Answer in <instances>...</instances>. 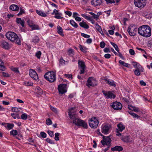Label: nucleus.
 <instances>
[{
    "mask_svg": "<svg viewBox=\"0 0 152 152\" xmlns=\"http://www.w3.org/2000/svg\"><path fill=\"white\" fill-rule=\"evenodd\" d=\"M138 31L140 35L145 37H148L151 34V28L148 25H143L140 27Z\"/></svg>",
    "mask_w": 152,
    "mask_h": 152,
    "instance_id": "nucleus-1",
    "label": "nucleus"
},
{
    "mask_svg": "<svg viewBox=\"0 0 152 152\" xmlns=\"http://www.w3.org/2000/svg\"><path fill=\"white\" fill-rule=\"evenodd\" d=\"M7 38L10 41L15 42L19 45L21 44V42L20 38L14 32L9 31L6 34Z\"/></svg>",
    "mask_w": 152,
    "mask_h": 152,
    "instance_id": "nucleus-2",
    "label": "nucleus"
},
{
    "mask_svg": "<svg viewBox=\"0 0 152 152\" xmlns=\"http://www.w3.org/2000/svg\"><path fill=\"white\" fill-rule=\"evenodd\" d=\"M45 79L52 83L55 81L56 79V75L53 71L49 72L46 73L44 76Z\"/></svg>",
    "mask_w": 152,
    "mask_h": 152,
    "instance_id": "nucleus-3",
    "label": "nucleus"
},
{
    "mask_svg": "<svg viewBox=\"0 0 152 152\" xmlns=\"http://www.w3.org/2000/svg\"><path fill=\"white\" fill-rule=\"evenodd\" d=\"M88 123L90 126L92 128L95 129L98 126L99 122L97 118L95 117H92L88 120Z\"/></svg>",
    "mask_w": 152,
    "mask_h": 152,
    "instance_id": "nucleus-4",
    "label": "nucleus"
},
{
    "mask_svg": "<svg viewBox=\"0 0 152 152\" xmlns=\"http://www.w3.org/2000/svg\"><path fill=\"white\" fill-rule=\"evenodd\" d=\"M73 123L77 126H82L85 129H86L88 128L87 123L84 121L79 118L74 120L73 121Z\"/></svg>",
    "mask_w": 152,
    "mask_h": 152,
    "instance_id": "nucleus-5",
    "label": "nucleus"
},
{
    "mask_svg": "<svg viewBox=\"0 0 152 152\" xmlns=\"http://www.w3.org/2000/svg\"><path fill=\"white\" fill-rule=\"evenodd\" d=\"M97 84V80L93 77H89L86 83V86L88 88H90V87H94Z\"/></svg>",
    "mask_w": 152,
    "mask_h": 152,
    "instance_id": "nucleus-6",
    "label": "nucleus"
},
{
    "mask_svg": "<svg viewBox=\"0 0 152 152\" xmlns=\"http://www.w3.org/2000/svg\"><path fill=\"white\" fill-rule=\"evenodd\" d=\"M134 2L136 7L142 9L146 5V0H134Z\"/></svg>",
    "mask_w": 152,
    "mask_h": 152,
    "instance_id": "nucleus-7",
    "label": "nucleus"
},
{
    "mask_svg": "<svg viewBox=\"0 0 152 152\" xmlns=\"http://www.w3.org/2000/svg\"><path fill=\"white\" fill-rule=\"evenodd\" d=\"M58 89L60 94H63L67 91V85L60 84L58 86Z\"/></svg>",
    "mask_w": 152,
    "mask_h": 152,
    "instance_id": "nucleus-8",
    "label": "nucleus"
},
{
    "mask_svg": "<svg viewBox=\"0 0 152 152\" xmlns=\"http://www.w3.org/2000/svg\"><path fill=\"white\" fill-rule=\"evenodd\" d=\"M102 92L107 99H114L115 97V95L114 94L113 91H107L103 90Z\"/></svg>",
    "mask_w": 152,
    "mask_h": 152,
    "instance_id": "nucleus-9",
    "label": "nucleus"
},
{
    "mask_svg": "<svg viewBox=\"0 0 152 152\" xmlns=\"http://www.w3.org/2000/svg\"><path fill=\"white\" fill-rule=\"evenodd\" d=\"M137 29L134 25H131L128 28L127 31L130 35L132 36L135 35Z\"/></svg>",
    "mask_w": 152,
    "mask_h": 152,
    "instance_id": "nucleus-10",
    "label": "nucleus"
},
{
    "mask_svg": "<svg viewBox=\"0 0 152 152\" xmlns=\"http://www.w3.org/2000/svg\"><path fill=\"white\" fill-rule=\"evenodd\" d=\"M110 126L109 124H105L101 127V132L105 134H108L110 132Z\"/></svg>",
    "mask_w": 152,
    "mask_h": 152,
    "instance_id": "nucleus-11",
    "label": "nucleus"
},
{
    "mask_svg": "<svg viewBox=\"0 0 152 152\" xmlns=\"http://www.w3.org/2000/svg\"><path fill=\"white\" fill-rule=\"evenodd\" d=\"M79 67L80 69V73L83 74L86 69V66L85 63L82 61H79L78 62Z\"/></svg>",
    "mask_w": 152,
    "mask_h": 152,
    "instance_id": "nucleus-12",
    "label": "nucleus"
},
{
    "mask_svg": "<svg viewBox=\"0 0 152 152\" xmlns=\"http://www.w3.org/2000/svg\"><path fill=\"white\" fill-rule=\"evenodd\" d=\"M29 75L34 80H37L38 79L37 74L36 72L33 69H29Z\"/></svg>",
    "mask_w": 152,
    "mask_h": 152,
    "instance_id": "nucleus-13",
    "label": "nucleus"
},
{
    "mask_svg": "<svg viewBox=\"0 0 152 152\" xmlns=\"http://www.w3.org/2000/svg\"><path fill=\"white\" fill-rule=\"evenodd\" d=\"M112 107L114 109L116 110H119L121 109L122 106L121 104L117 102H115L113 103Z\"/></svg>",
    "mask_w": 152,
    "mask_h": 152,
    "instance_id": "nucleus-14",
    "label": "nucleus"
},
{
    "mask_svg": "<svg viewBox=\"0 0 152 152\" xmlns=\"http://www.w3.org/2000/svg\"><path fill=\"white\" fill-rule=\"evenodd\" d=\"M111 141L110 138L108 137H107L105 138L103 137V140H102L101 142L103 145H107L109 146L110 145Z\"/></svg>",
    "mask_w": 152,
    "mask_h": 152,
    "instance_id": "nucleus-15",
    "label": "nucleus"
},
{
    "mask_svg": "<svg viewBox=\"0 0 152 152\" xmlns=\"http://www.w3.org/2000/svg\"><path fill=\"white\" fill-rule=\"evenodd\" d=\"M135 63V65L134 66L136 67L137 69L134 71V73L135 75L139 76L140 74V71L139 69L141 67V66L139 64L137 63Z\"/></svg>",
    "mask_w": 152,
    "mask_h": 152,
    "instance_id": "nucleus-16",
    "label": "nucleus"
},
{
    "mask_svg": "<svg viewBox=\"0 0 152 152\" xmlns=\"http://www.w3.org/2000/svg\"><path fill=\"white\" fill-rule=\"evenodd\" d=\"M102 3V0H92L91 4L95 6H100Z\"/></svg>",
    "mask_w": 152,
    "mask_h": 152,
    "instance_id": "nucleus-17",
    "label": "nucleus"
},
{
    "mask_svg": "<svg viewBox=\"0 0 152 152\" xmlns=\"http://www.w3.org/2000/svg\"><path fill=\"white\" fill-rule=\"evenodd\" d=\"M69 117L72 120H73V121L76 119H78V118H76V115L75 114L71 111H69L68 112Z\"/></svg>",
    "mask_w": 152,
    "mask_h": 152,
    "instance_id": "nucleus-18",
    "label": "nucleus"
},
{
    "mask_svg": "<svg viewBox=\"0 0 152 152\" xmlns=\"http://www.w3.org/2000/svg\"><path fill=\"white\" fill-rule=\"evenodd\" d=\"M117 128L116 130L118 131H119L120 132H122L125 128V126L122 123H120L117 125Z\"/></svg>",
    "mask_w": 152,
    "mask_h": 152,
    "instance_id": "nucleus-19",
    "label": "nucleus"
},
{
    "mask_svg": "<svg viewBox=\"0 0 152 152\" xmlns=\"http://www.w3.org/2000/svg\"><path fill=\"white\" fill-rule=\"evenodd\" d=\"M105 82L110 86H116L114 81L113 80H110L106 78L104 79Z\"/></svg>",
    "mask_w": 152,
    "mask_h": 152,
    "instance_id": "nucleus-20",
    "label": "nucleus"
},
{
    "mask_svg": "<svg viewBox=\"0 0 152 152\" xmlns=\"http://www.w3.org/2000/svg\"><path fill=\"white\" fill-rule=\"evenodd\" d=\"M79 25L81 27L85 29H88L89 28V26L83 20L82 22L80 23Z\"/></svg>",
    "mask_w": 152,
    "mask_h": 152,
    "instance_id": "nucleus-21",
    "label": "nucleus"
},
{
    "mask_svg": "<svg viewBox=\"0 0 152 152\" xmlns=\"http://www.w3.org/2000/svg\"><path fill=\"white\" fill-rule=\"evenodd\" d=\"M112 151H122L123 150V148L121 146H116L111 148Z\"/></svg>",
    "mask_w": 152,
    "mask_h": 152,
    "instance_id": "nucleus-22",
    "label": "nucleus"
},
{
    "mask_svg": "<svg viewBox=\"0 0 152 152\" xmlns=\"http://www.w3.org/2000/svg\"><path fill=\"white\" fill-rule=\"evenodd\" d=\"M17 23L20 24L23 27H24V22L23 19L20 18H17L16 20Z\"/></svg>",
    "mask_w": 152,
    "mask_h": 152,
    "instance_id": "nucleus-23",
    "label": "nucleus"
},
{
    "mask_svg": "<svg viewBox=\"0 0 152 152\" xmlns=\"http://www.w3.org/2000/svg\"><path fill=\"white\" fill-rule=\"evenodd\" d=\"M57 28L58 33L61 36H64L62 28L58 25L57 26Z\"/></svg>",
    "mask_w": 152,
    "mask_h": 152,
    "instance_id": "nucleus-24",
    "label": "nucleus"
},
{
    "mask_svg": "<svg viewBox=\"0 0 152 152\" xmlns=\"http://www.w3.org/2000/svg\"><path fill=\"white\" fill-rule=\"evenodd\" d=\"M10 8L12 11H16L19 10V7L16 5L12 4L10 6Z\"/></svg>",
    "mask_w": 152,
    "mask_h": 152,
    "instance_id": "nucleus-25",
    "label": "nucleus"
},
{
    "mask_svg": "<svg viewBox=\"0 0 152 152\" xmlns=\"http://www.w3.org/2000/svg\"><path fill=\"white\" fill-rule=\"evenodd\" d=\"M36 13L42 17H45L47 16V14L44 12L41 11L36 10Z\"/></svg>",
    "mask_w": 152,
    "mask_h": 152,
    "instance_id": "nucleus-26",
    "label": "nucleus"
},
{
    "mask_svg": "<svg viewBox=\"0 0 152 152\" xmlns=\"http://www.w3.org/2000/svg\"><path fill=\"white\" fill-rule=\"evenodd\" d=\"M1 46L2 48L5 49L9 48V45L8 43L5 41H3L1 43Z\"/></svg>",
    "mask_w": 152,
    "mask_h": 152,
    "instance_id": "nucleus-27",
    "label": "nucleus"
},
{
    "mask_svg": "<svg viewBox=\"0 0 152 152\" xmlns=\"http://www.w3.org/2000/svg\"><path fill=\"white\" fill-rule=\"evenodd\" d=\"M96 28L97 30L99 31L102 36H104V34L101 28L98 24L96 25Z\"/></svg>",
    "mask_w": 152,
    "mask_h": 152,
    "instance_id": "nucleus-28",
    "label": "nucleus"
},
{
    "mask_svg": "<svg viewBox=\"0 0 152 152\" xmlns=\"http://www.w3.org/2000/svg\"><path fill=\"white\" fill-rule=\"evenodd\" d=\"M119 63L121 65L127 67H129L130 65L129 64L126 63L124 61L121 60L119 61Z\"/></svg>",
    "mask_w": 152,
    "mask_h": 152,
    "instance_id": "nucleus-29",
    "label": "nucleus"
},
{
    "mask_svg": "<svg viewBox=\"0 0 152 152\" xmlns=\"http://www.w3.org/2000/svg\"><path fill=\"white\" fill-rule=\"evenodd\" d=\"M6 68L4 65V63L2 60H0V70L4 71L5 70Z\"/></svg>",
    "mask_w": 152,
    "mask_h": 152,
    "instance_id": "nucleus-30",
    "label": "nucleus"
},
{
    "mask_svg": "<svg viewBox=\"0 0 152 152\" xmlns=\"http://www.w3.org/2000/svg\"><path fill=\"white\" fill-rule=\"evenodd\" d=\"M7 126H5L6 127V129L8 130H9L10 129H12L14 126V124H12L8 123H7Z\"/></svg>",
    "mask_w": 152,
    "mask_h": 152,
    "instance_id": "nucleus-31",
    "label": "nucleus"
},
{
    "mask_svg": "<svg viewBox=\"0 0 152 152\" xmlns=\"http://www.w3.org/2000/svg\"><path fill=\"white\" fill-rule=\"evenodd\" d=\"M70 23L73 27L75 28H77L78 25L77 23L73 20H70Z\"/></svg>",
    "mask_w": 152,
    "mask_h": 152,
    "instance_id": "nucleus-32",
    "label": "nucleus"
},
{
    "mask_svg": "<svg viewBox=\"0 0 152 152\" xmlns=\"http://www.w3.org/2000/svg\"><path fill=\"white\" fill-rule=\"evenodd\" d=\"M36 93L39 95H41L43 94V91L40 88L37 87L35 89Z\"/></svg>",
    "mask_w": 152,
    "mask_h": 152,
    "instance_id": "nucleus-33",
    "label": "nucleus"
},
{
    "mask_svg": "<svg viewBox=\"0 0 152 152\" xmlns=\"http://www.w3.org/2000/svg\"><path fill=\"white\" fill-rule=\"evenodd\" d=\"M12 111L13 112H15V113L17 114V113L20 112V111L21 110V109L20 108L17 107H12Z\"/></svg>",
    "mask_w": 152,
    "mask_h": 152,
    "instance_id": "nucleus-34",
    "label": "nucleus"
},
{
    "mask_svg": "<svg viewBox=\"0 0 152 152\" xmlns=\"http://www.w3.org/2000/svg\"><path fill=\"white\" fill-rule=\"evenodd\" d=\"M39 39L38 36H36L34 37L32 39V42L34 43H37L39 41Z\"/></svg>",
    "mask_w": 152,
    "mask_h": 152,
    "instance_id": "nucleus-35",
    "label": "nucleus"
},
{
    "mask_svg": "<svg viewBox=\"0 0 152 152\" xmlns=\"http://www.w3.org/2000/svg\"><path fill=\"white\" fill-rule=\"evenodd\" d=\"M130 140L129 136H126L122 138V140L124 142H128Z\"/></svg>",
    "mask_w": 152,
    "mask_h": 152,
    "instance_id": "nucleus-36",
    "label": "nucleus"
},
{
    "mask_svg": "<svg viewBox=\"0 0 152 152\" xmlns=\"http://www.w3.org/2000/svg\"><path fill=\"white\" fill-rule=\"evenodd\" d=\"M32 30H39V26L36 24H34L30 27Z\"/></svg>",
    "mask_w": 152,
    "mask_h": 152,
    "instance_id": "nucleus-37",
    "label": "nucleus"
},
{
    "mask_svg": "<svg viewBox=\"0 0 152 152\" xmlns=\"http://www.w3.org/2000/svg\"><path fill=\"white\" fill-rule=\"evenodd\" d=\"M89 14L92 15V18L94 19H96V20H97L99 18L98 17V15H96L94 13L91 12H89Z\"/></svg>",
    "mask_w": 152,
    "mask_h": 152,
    "instance_id": "nucleus-38",
    "label": "nucleus"
},
{
    "mask_svg": "<svg viewBox=\"0 0 152 152\" xmlns=\"http://www.w3.org/2000/svg\"><path fill=\"white\" fill-rule=\"evenodd\" d=\"M111 44V45L114 47L115 50L118 52H119V48L118 46V45L116 44H115L113 42H110Z\"/></svg>",
    "mask_w": 152,
    "mask_h": 152,
    "instance_id": "nucleus-39",
    "label": "nucleus"
},
{
    "mask_svg": "<svg viewBox=\"0 0 152 152\" xmlns=\"http://www.w3.org/2000/svg\"><path fill=\"white\" fill-rule=\"evenodd\" d=\"M65 62H66V61H65V60H64L63 58L61 57V58L59 60V65L61 66L62 65H64L65 64Z\"/></svg>",
    "mask_w": 152,
    "mask_h": 152,
    "instance_id": "nucleus-40",
    "label": "nucleus"
},
{
    "mask_svg": "<svg viewBox=\"0 0 152 152\" xmlns=\"http://www.w3.org/2000/svg\"><path fill=\"white\" fill-rule=\"evenodd\" d=\"M10 133L11 134L14 136L17 134L18 132L17 130L13 129L10 131Z\"/></svg>",
    "mask_w": 152,
    "mask_h": 152,
    "instance_id": "nucleus-41",
    "label": "nucleus"
},
{
    "mask_svg": "<svg viewBox=\"0 0 152 152\" xmlns=\"http://www.w3.org/2000/svg\"><path fill=\"white\" fill-rule=\"evenodd\" d=\"M27 23L30 27L34 24L33 21L29 19L27 21Z\"/></svg>",
    "mask_w": 152,
    "mask_h": 152,
    "instance_id": "nucleus-42",
    "label": "nucleus"
},
{
    "mask_svg": "<svg viewBox=\"0 0 152 152\" xmlns=\"http://www.w3.org/2000/svg\"><path fill=\"white\" fill-rule=\"evenodd\" d=\"M25 13V12L24 10L23 9H22L21 8H20V11L17 14V15L19 16Z\"/></svg>",
    "mask_w": 152,
    "mask_h": 152,
    "instance_id": "nucleus-43",
    "label": "nucleus"
},
{
    "mask_svg": "<svg viewBox=\"0 0 152 152\" xmlns=\"http://www.w3.org/2000/svg\"><path fill=\"white\" fill-rule=\"evenodd\" d=\"M60 133H56L55 134L54 139L56 141L58 140L59 139L58 136L60 135Z\"/></svg>",
    "mask_w": 152,
    "mask_h": 152,
    "instance_id": "nucleus-44",
    "label": "nucleus"
},
{
    "mask_svg": "<svg viewBox=\"0 0 152 152\" xmlns=\"http://www.w3.org/2000/svg\"><path fill=\"white\" fill-rule=\"evenodd\" d=\"M11 70L14 72L15 73H19V71L18 70V68L16 67H12L11 68Z\"/></svg>",
    "mask_w": 152,
    "mask_h": 152,
    "instance_id": "nucleus-45",
    "label": "nucleus"
},
{
    "mask_svg": "<svg viewBox=\"0 0 152 152\" xmlns=\"http://www.w3.org/2000/svg\"><path fill=\"white\" fill-rule=\"evenodd\" d=\"M27 115L25 113L21 115V118L23 120H26L27 119Z\"/></svg>",
    "mask_w": 152,
    "mask_h": 152,
    "instance_id": "nucleus-46",
    "label": "nucleus"
},
{
    "mask_svg": "<svg viewBox=\"0 0 152 152\" xmlns=\"http://www.w3.org/2000/svg\"><path fill=\"white\" fill-rule=\"evenodd\" d=\"M41 55V52L40 51H37L35 54V56L38 58H40Z\"/></svg>",
    "mask_w": 152,
    "mask_h": 152,
    "instance_id": "nucleus-47",
    "label": "nucleus"
},
{
    "mask_svg": "<svg viewBox=\"0 0 152 152\" xmlns=\"http://www.w3.org/2000/svg\"><path fill=\"white\" fill-rule=\"evenodd\" d=\"M46 123L47 125H50L52 124V122L50 119L48 118L46 120Z\"/></svg>",
    "mask_w": 152,
    "mask_h": 152,
    "instance_id": "nucleus-48",
    "label": "nucleus"
},
{
    "mask_svg": "<svg viewBox=\"0 0 152 152\" xmlns=\"http://www.w3.org/2000/svg\"><path fill=\"white\" fill-rule=\"evenodd\" d=\"M81 35L82 36L86 38H88L90 37V36L89 35L86 34L85 33H82L81 34Z\"/></svg>",
    "mask_w": 152,
    "mask_h": 152,
    "instance_id": "nucleus-49",
    "label": "nucleus"
},
{
    "mask_svg": "<svg viewBox=\"0 0 152 152\" xmlns=\"http://www.w3.org/2000/svg\"><path fill=\"white\" fill-rule=\"evenodd\" d=\"M46 141L48 142V143L51 144H54V142L53 141V140H50L49 138H47L46 139Z\"/></svg>",
    "mask_w": 152,
    "mask_h": 152,
    "instance_id": "nucleus-50",
    "label": "nucleus"
},
{
    "mask_svg": "<svg viewBox=\"0 0 152 152\" xmlns=\"http://www.w3.org/2000/svg\"><path fill=\"white\" fill-rule=\"evenodd\" d=\"M82 16L85 18L86 19H87L88 20H90V19H91V17H90L87 16L85 14H82Z\"/></svg>",
    "mask_w": 152,
    "mask_h": 152,
    "instance_id": "nucleus-51",
    "label": "nucleus"
},
{
    "mask_svg": "<svg viewBox=\"0 0 152 152\" xmlns=\"http://www.w3.org/2000/svg\"><path fill=\"white\" fill-rule=\"evenodd\" d=\"M105 45V44L104 42L102 41L100 42V46L101 48H104Z\"/></svg>",
    "mask_w": 152,
    "mask_h": 152,
    "instance_id": "nucleus-52",
    "label": "nucleus"
},
{
    "mask_svg": "<svg viewBox=\"0 0 152 152\" xmlns=\"http://www.w3.org/2000/svg\"><path fill=\"white\" fill-rule=\"evenodd\" d=\"M11 115L14 119H16V118H17V116H18V114H16V113H11Z\"/></svg>",
    "mask_w": 152,
    "mask_h": 152,
    "instance_id": "nucleus-53",
    "label": "nucleus"
},
{
    "mask_svg": "<svg viewBox=\"0 0 152 152\" xmlns=\"http://www.w3.org/2000/svg\"><path fill=\"white\" fill-rule=\"evenodd\" d=\"M50 108L51 110L55 113H57V110L56 108L51 106H50Z\"/></svg>",
    "mask_w": 152,
    "mask_h": 152,
    "instance_id": "nucleus-54",
    "label": "nucleus"
},
{
    "mask_svg": "<svg viewBox=\"0 0 152 152\" xmlns=\"http://www.w3.org/2000/svg\"><path fill=\"white\" fill-rule=\"evenodd\" d=\"M40 135L43 138H45L47 136L46 134L43 132H41L40 133Z\"/></svg>",
    "mask_w": 152,
    "mask_h": 152,
    "instance_id": "nucleus-55",
    "label": "nucleus"
},
{
    "mask_svg": "<svg viewBox=\"0 0 152 152\" xmlns=\"http://www.w3.org/2000/svg\"><path fill=\"white\" fill-rule=\"evenodd\" d=\"M48 133L49 135L51 137H53L54 136L53 133V131H48Z\"/></svg>",
    "mask_w": 152,
    "mask_h": 152,
    "instance_id": "nucleus-56",
    "label": "nucleus"
},
{
    "mask_svg": "<svg viewBox=\"0 0 152 152\" xmlns=\"http://www.w3.org/2000/svg\"><path fill=\"white\" fill-rule=\"evenodd\" d=\"M106 1V3L107 4L108 3L112 4L113 3H115V2L114 0H105Z\"/></svg>",
    "mask_w": 152,
    "mask_h": 152,
    "instance_id": "nucleus-57",
    "label": "nucleus"
},
{
    "mask_svg": "<svg viewBox=\"0 0 152 152\" xmlns=\"http://www.w3.org/2000/svg\"><path fill=\"white\" fill-rule=\"evenodd\" d=\"M24 84L26 86H31L33 85V83L31 82H26L24 83Z\"/></svg>",
    "mask_w": 152,
    "mask_h": 152,
    "instance_id": "nucleus-58",
    "label": "nucleus"
},
{
    "mask_svg": "<svg viewBox=\"0 0 152 152\" xmlns=\"http://www.w3.org/2000/svg\"><path fill=\"white\" fill-rule=\"evenodd\" d=\"M65 13L68 15L69 16H71L72 15V13L71 11H66L65 12Z\"/></svg>",
    "mask_w": 152,
    "mask_h": 152,
    "instance_id": "nucleus-59",
    "label": "nucleus"
},
{
    "mask_svg": "<svg viewBox=\"0 0 152 152\" xmlns=\"http://www.w3.org/2000/svg\"><path fill=\"white\" fill-rule=\"evenodd\" d=\"M129 53L131 55H134L135 54V52L134 50L132 49H130L129 50Z\"/></svg>",
    "mask_w": 152,
    "mask_h": 152,
    "instance_id": "nucleus-60",
    "label": "nucleus"
},
{
    "mask_svg": "<svg viewBox=\"0 0 152 152\" xmlns=\"http://www.w3.org/2000/svg\"><path fill=\"white\" fill-rule=\"evenodd\" d=\"M92 41V40L91 39L89 38L86 40V42L88 44H90L91 43Z\"/></svg>",
    "mask_w": 152,
    "mask_h": 152,
    "instance_id": "nucleus-61",
    "label": "nucleus"
},
{
    "mask_svg": "<svg viewBox=\"0 0 152 152\" xmlns=\"http://www.w3.org/2000/svg\"><path fill=\"white\" fill-rule=\"evenodd\" d=\"M104 51L105 53L110 52V51L109 48H106L104 49Z\"/></svg>",
    "mask_w": 152,
    "mask_h": 152,
    "instance_id": "nucleus-62",
    "label": "nucleus"
},
{
    "mask_svg": "<svg viewBox=\"0 0 152 152\" xmlns=\"http://www.w3.org/2000/svg\"><path fill=\"white\" fill-rule=\"evenodd\" d=\"M64 76L67 78H71L72 76V75L70 74H65Z\"/></svg>",
    "mask_w": 152,
    "mask_h": 152,
    "instance_id": "nucleus-63",
    "label": "nucleus"
},
{
    "mask_svg": "<svg viewBox=\"0 0 152 152\" xmlns=\"http://www.w3.org/2000/svg\"><path fill=\"white\" fill-rule=\"evenodd\" d=\"M111 57L110 54H106L104 55V57L106 58H109Z\"/></svg>",
    "mask_w": 152,
    "mask_h": 152,
    "instance_id": "nucleus-64",
    "label": "nucleus"
}]
</instances>
